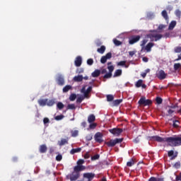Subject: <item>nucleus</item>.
I'll use <instances>...</instances> for the list:
<instances>
[{
	"mask_svg": "<svg viewBox=\"0 0 181 181\" xmlns=\"http://www.w3.org/2000/svg\"><path fill=\"white\" fill-rule=\"evenodd\" d=\"M90 153H88V152H87L85 155H84V156H83V158H84V159H90Z\"/></svg>",
	"mask_w": 181,
	"mask_h": 181,
	"instance_id": "e2e57ef3",
	"label": "nucleus"
},
{
	"mask_svg": "<svg viewBox=\"0 0 181 181\" xmlns=\"http://www.w3.org/2000/svg\"><path fill=\"white\" fill-rule=\"evenodd\" d=\"M174 52L175 53H181V47H176Z\"/></svg>",
	"mask_w": 181,
	"mask_h": 181,
	"instance_id": "5fc2aeb1",
	"label": "nucleus"
},
{
	"mask_svg": "<svg viewBox=\"0 0 181 181\" xmlns=\"http://www.w3.org/2000/svg\"><path fill=\"white\" fill-rule=\"evenodd\" d=\"M57 82L58 86H64V77L62 75H59L57 78Z\"/></svg>",
	"mask_w": 181,
	"mask_h": 181,
	"instance_id": "ddd939ff",
	"label": "nucleus"
},
{
	"mask_svg": "<svg viewBox=\"0 0 181 181\" xmlns=\"http://www.w3.org/2000/svg\"><path fill=\"white\" fill-rule=\"evenodd\" d=\"M95 121V116L94 115H90L88 117V122L89 124H91L92 122H94Z\"/></svg>",
	"mask_w": 181,
	"mask_h": 181,
	"instance_id": "b1692460",
	"label": "nucleus"
},
{
	"mask_svg": "<svg viewBox=\"0 0 181 181\" xmlns=\"http://www.w3.org/2000/svg\"><path fill=\"white\" fill-rule=\"evenodd\" d=\"M87 64L88 65V66H93V64H94V60L93 59H88V60H87Z\"/></svg>",
	"mask_w": 181,
	"mask_h": 181,
	"instance_id": "c03bdc74",
	"label": "nucleus"
},
{
	"mask_svg": "<svg viewBox=\"0 0 181 181\" xmlns=\"http://www.w3.org/2000/svg\"><path fill=\"white\" fill-rule=\"evenodd\" d=\"M175 180L176 181H181V173L179 174V175L176 176Z\"/></svg>",
	"mask_w": 181,
	"mask_h": 181,
	"instance_id": "0e129e2a",
	"label": "nucleus"
},
{
	"mask_svg": "<svg viewBox=\"0 0 181 181\" xmlns=\"http://www.w3.org/2000/svg\"><path fill=\"white\" fill-rule=\"evenodd\" d=\"M83 80H84V76H83V75L75 76L73 78V81H74L75 83H80L83 81Z\"/></svg>",
	"mask_w": 181,
	"mask_h": 181,
	"instance_id": "4468645a",
	"label": "nucleus"
},
{
	"mask_svg": "<svg viewBox=\"0 0 181 181\" xmlns=\"http://www.w3.org/2000/svg\"><path fill=\"white\" fill-rule=\"evenodd\" d=\"M64 118V115H57L54 117V119H56V121H61V119H63Z\"/></svg>",
	"mask_w": 181,
	"mask_h": 181,
	"instance_id": "ea45409f",
	"label": "nucleus"
},
{
	"mask_svg": "<svg viewBox=\"0 0 181 181\" xmlns=\"http://www.w3.org/2000/svg\"><path fill=\"white\" fill-rule=\"evenodd\" d=\"M81 73H84V69H83V68H78L76 69V74H81Z\"/></svg>",
	"mask_w": 181,
	"mask_h": 181,
	"instance_id": "3c124183",
	"label": "nucleus"
},
{
	"mask_svg": "<svg viewBox=\"0 0 181 181\" xmlns=\"http://www.w3.org/2000/svg\"><path fill=\"white\" fill-rule=\"evenodd\" d=\"M69 144V139H62L60 141H58V145L59 146H63L64 145Z\"/></svg>",
	"mask_w": 181,
	"mask_h": 181,
	"instance_id": "aec40b11",
	"label": "nucleus"
},
{
	"mask_svg": "<svg viewBox=\"0 0 181 181\" xmlns=\"http://www.w3.org/2000/svg\"><path fill=\"white\" fill-rule=\"evenodd\" d=\"M117 66H124L125 69H128V67H129V65H127V61H120L117 62Z\"/></svg>",
	"mask_w": 181,
	"mask_h": 181,
	"instance_id": "cd10ccee",
	"label": "nucleus"
},
{
	"mask_svg": "<svg viewBox=\"0 0 181 181\" xmlns=\"http://www.w3.org/2000/svg\"><path fill=\"white\" fill-rule=\"evenodd\" d=\"M103 136V135L101 132H97L94 136V139L95 142H97L98 144H102V142H104Z\"/></svg>",
	"mask_w": 181,
	"mask_h": 181,
	"instance_id": "423d86ee",
	"label": "nucleus"
},
{
	"mask_svg": "<svg viewBox=\"0 0 181 181\" xmlns=\"http://www.w3.org/2000/svg\"><path fill=\"white\" fill-rule=\"evenodd\" d=\"M57 107L59 110H63V108H64V105L62 102H59L57 104Z\"/></svg>",
	"mask_w": 181,
	"mask_h": 181,
	"instance_id": "4c0bfd02",
	"label": "nucleus"
},
{
	"mask_svg": "<svg viewBox=\"0 0 181 181\" xmlns=\"http://www.w3.org/2000/svg\"><path fill=\"white\" fill-rule=\"evenodd\" d=\"M97 127V124L95 123H92L89 125V127L90 129H95V128Z\"/></svg>",
	"mask_w": 181,
	"mask_h": 181,
	"instance_id": "680f3d73",
	"label": "nucleus"
},
{
	"mask_svg": "<svg viewBox=\"0 0 181 181\" xmlns=\"http://www.w3.org/2000/svg\"><path fill=\"white\" fill-rule=\"evenodd\" d=\"M119 76H122V69H117L113 75V77H119Z\"/></svg>",
	"mask_w": 181,
	"mask_h": 181,
	"instance_id": "4be33fe9",
	"label": "nucleus"
},
{
	"mask_svg": "<svg viewBox=\"0 0 181 181\" xmlns=\"http://www.w3.org/2000/svg\"><path fill=\"white\" fill-rule=\"evenodd\" d=\"M93 90V86H89L87 90H86V87L83 86L81 90V93H83V94L84 95V97L86 98H87L88 97V94H90V91Z\"/></svg>",
	"mask_w": 181,
	"mask_h": 181,
	"instance_id": "0eeeda50",
	"label": "nucleus"
},
{
	"mask_svg": "<svg viewBox=\"0 0 181 181\" xmlns=\"http://www.w3.org/2000/svg\"><path fill=\"white\" fill-rule=\"evenodd\" d=\"M78 152H81V148H73L71 150V155H74V153H78Z\"/></svg>",
	"mask_w": 181,
	"mask_h": 181,
	"instance_id": "bb28decb",
	"label": "nucleus"
},
{
	"mask_svg": "<svg viewBox=\"0 0 181 181\" xmlns=\"http://www.w3.org/2000/svg\"><path fill=\"white\" fill-rule=\"evenodd\" d=\"M67 110H76V105L74 104H69Z\"/></svg>",
	"mask_w": 181,
	"mask_h": 181,
	"instance_id": "79ce46f5",
	"label": "nucleus"
},
{
	"mask_svg": "<svg viewBox=\"0 0 181 181\" xmlns=\"http://www.w3.org/2000/svg\"><path fill=\"white\" fill-rule=\"evenodd\" d=\"M148 181H165V180H163V178H160V177L156 178L155 177H151L148 179Z\"/></svg>",
	"mask_w": 181,
	"mask_h": 181,
	"instance_id": "2f4dec72",
	"label": "nucleus"
},
{
	"mask_svg": "<svg viewBox=\"0 0 181 181\" xmlns=\"http://www.w3.org/2000/svg\"><path fill=\"white\" fill-rule=\"evenodd\" d=\"M175 16H177V18H180L181 16V11L179 9H177L175 11Z\"/></svg>",
	"mask_w": 181,
	"mask_h": 181,
	"instance_id": "4d7b16f0",
	"label": "nucleus"
},
{
	"mask_svg": "<svg viewBox=\"0 0 181 181\" xmlns=\"http://www.w3.org/2000/svg\"><path fill=\"white\" fill-rule=\"evenodd\" d=\"M40 153H46L47 152V146L46 144H42L39 148Z\"/></svg>",
	"mask_w": 181,
	"mask_h": 181,
	"instance_id": "f3484780",
	"label": "nucleus"
},
{
	"mask_svg": "<svg viewBox=\"0 0 181 181\" xmlns=\"http://www.w3.org/2000/svg\"><path fill=\"white\" fill-rule=\"evenodd\" d=\"M156 101L157 104H162V102L163 101L161 98L157 97L156 99Z\"/></svg>",
	"mask_w": 181,
	"mask_h": 181,
	"instance_id": "13d9d810",
	"label": "nucleus"
},
{
	"mask_svg": "<svg viewBox=\"0 0 181 181\" xmlns=\"http://www.w3.org/2000/svg\"><path fill=\"white\" fill-rule=\"evenodd\" d=\"M71 86L70 85H66V86H64L62 89L63 93H67L69 91V90H71Z\"/></svg>",
	"mask_w": 181,
	"mask_h": 181,
	"instance_id": "7c9ffc66",
	"label": "nucleus"
},
{
	"mask_svg": "<svg viewBox=\"0 0 181 181\" xmlns=\"http://www.w3.org/2000/svg\"><path fill=\"white\" fill-rule=\"evenodd\" d=\"M165 28H166V26H165V25L160 24L158 27V30H162L165 29Z\"/></svg>",
	"mask_w": 181,
	"mask_h": 181,
	"instance_id": "052dcab7",
	"label": "nucleus"
},
{
	"mask_svg": "<svg viewBox=\"0 0 181 181\" xmlns=\"http://www.w3.org/2000/svg\"><path fill=\"white\" fill-rule=\"evenodd\" d=\"M86 141H91V139H93V135L91 134H88L86 136Z\"/></svg>",
	"mask_w": 181,
	"mask_h": 181,
	"instance_id": "6e6d98bb",
	"label": "nucleus"
},
{
	"mask_svg": "<svg viewBox=\"0 0 181 181\" xmlns=\"http://www.w3.org/2000/svg\"><path fill=\"white\" fill-rule=\"evenodd\" d=\"M63 159V156H62V154H58L56 156V160H57L58 162H60V160H62Z\"/></svg>",
	"mask_w": 181,
	"mask_h": 181,
	"instance_id": "864d4df0",
	"label": "nucleus"
},
{
	"mask_svg": "<svg viewBox=\"0 0 181 181\" xmlns=\"http://www.w3.org/2000/svg\"><path fill=\"white\" fill-rule=\"evenodd\" d=\"M84 160L83 159H79L78 161H77V165L78 166H83V164L84 163Z\"/></svg>",
	"mask_w": 181,
	"mask_h": 181,
	"instance_id": "8fccbe9b",
	"label": "nucleus"
},
{
	"mask_svg": "<svg viewBox=\"0 0 181 181\" xmlns=\"http://www.w3.org/2000/svg\"><path fill=\"white\" fill-rule=\"evenodd\" d=\"M173 128H179V124H180L179 120H173Z\"/></svg>",
	"mask_w": 181,
	"mask_h": 181,
	"instance_id": "473e14b6",
	"label": "nucleus"
},
{
	"mask_svg": "<svg viewBox=\"0 0 181 181\" xmlns=\"http://www.w3.org/2000/svg\"><path fill=\"white\" fill-rule=\"evenodd\" d=\"M71 136H72V138H76L78 136V130H71Z\"/></svg>",
	"mask_w": 181,
	"mask_h": 181,
	"instance_id": "c756f323",
	"label": "nucleus"
},
{
	"mask_svg": "<svg viewBox=\"0 0 181 181\" xmlns=\"http://www.w3.org/2000/svg\"><path fill=\"white\" fill-rule=\"evenodd\" d=\"M98 159H100V154H95L91 157V160H97Z\"/></svg>",
	"mask_w": 181,
	"mask_h": 181,
	"instance_id": "49530a36",
	"label": "nucleus"
},
{
	"mask_svg": "<svg viewBox=\"0 0 181 181\" xmlns=\"http://www.w3.org/2000/svg\"><path fill=\"white\" fill-rule=\"evenodd\" d=\"M113 42L115 43V46H121V45H122V42L117 39H114Z\"/></svg>",
	"mask_w": 181,
	"mask_h": 181,
	"instance_id": "58836bf2",
	"label": "nucleus"
},
{
	"mask_svg": "<svg viewBox=\"0 0 181 181\" xmlns=\"http://www.w3.org/2000/svg\"><path fill=\"white\" fill-rule=\"evenodd\" d=\"M74 63L76 67H80V66H81V64L83 63V59H81V57H77L75 59Z\"/></svg>",
	"mask_w": 181,
	"mask_h": 181,
	"instance_id": "2eb2a0df",
	"label": "nucleus"
},
{
	"mask_svg": "<svg viewBox=\"0 0 181 181\" xmlns=\"http://www.w3.org/2000/svg\"><path fill=\"white\" fill-rule=\"evenodd\" d=\"M43 122H44V124L46 125L47 124H49L50 123V119H49L48 117H45L43 119Z\"/></svg>",
	"mask_w": 181,
	"mask_h": 181,
	"instance_id": "603ef678",
	"label": "nucleus"
},
{
	"mask_svg": "<svg viewBox=\"0 0 181 181\" xmlns=\"http://www.w3.org/2000/svg\"><path fill=\"white\" fill-rule=\"evenodd\" d=\"M163 37V35L158 33L146 34L144 39L141 42L140 46L142 50H146L147 53L152 52V48L155 46V43L152 42H158Z\"/></svg>",
	"mask_w": 181,
	"mask_h": 181,
	"instance_id": "f257e3e1",
	"label": "nucleus"
},
{
	"mask_svg": "<svg viewBox=\"0 0 181 181\" xmlns=\"http://www.w3.org/2000/svg\"><path fill=\"white\" fill-rule=\"evenodd\" d=\"M111 57H112V54L111 52H108L101 57L100 63H102V64H105V63H107V60L111 59Z\"/></svg>",
	"mask_w": 181,
	"mask_h": 181,
	"instance_id": "6e6552de",
	"label": "nucleus"
},
{
	"mask_svg": "<svg viewBox=\"0 0 181 181\" xmlns=\"http://www.w3.org/2000/svg\"><path fill=\"white\" fill-rule=\"evenodd\" d=\"M80 177V173H76L74 171L71 175H70V180L71 181H76Z\"/></svg>",
	"mask_w": 181,
	"mask_h": 181,
	"instance_id": "9d476101",
	"label": "nucleus"
},
{
	"mask_svg": "<svg viewBox=\"0 0 181 181\" xmlns=\"http://www.w3.org/2000/svg\"><path fill=\"white\" fill-rule=\"evenodd\" d=\"M111 77H112V73H111V72L107 73L106 72L103 76V78H111Z\"/></svg>",
	"mask_w": 181,
	"mask_h": 181,
	"instance_id": "c9c22d12",
	"label": "nucleus"
},
{
	"mask_svg": "<svg viewBox=\"0 0 181 181\" xmlns=\"http://www.w3.org/2000/svg\"><path fill=\"white\" fill-rule=\"evenodd\" d=\"M180 166H181L180 161H178L174 164L173 168H175V169H180Z\"/></svg>",
	"mask_w": 181,
	"mask_h": 181,
	"instance_id": "37998d69",
	"label": "nucleus"
},
{
	"mask_svg": "<svg viewBox=\"0 0 181 181\" xmlns=\"http://www.w3.org/2000/svg\"><path fill=\"white\" fill-rule=\"evenodd\" d=\"M161 15L164 18V19H165V21H169V16H168V11H166V10H163L161 12Z\"/></svg>",
	"mask_w": 181,
	"mask_h": 181,
	"instance_id": "c85d7f7f",
	"label": "nucleus"
},
{
	"mask_svg": "<svg viewBox=\"0 0 181 181\" xmlns=\"http://www.w3.org/2000/svg\"><path fill=\"white\" fill-rule=\"evenodd\" d=\"M122 103V100L117 99L113 102L114 105H119Z\"/></svg>",
	"mask_w": 181,
	"mask_h": 181,
	"instance_id": "a19ab883",
	"label": "nucleus"
},
{
	"mask_svg": "<svg viewBox=\"0 0 181 181\" xmlns=\"http://www.w3.org/2000/svg\"><path fill=\"white\" fill-rule=\"evenodd\" d=\"M139 40H141V35H132L129 38V43L130 45H135V43H138Z\"/></svg>",
	"mask_w": 181,
	"mask_h": 181,
	"instance_id": "39448f33",
	"label": "nucleus"
},
{
	"mask_svg": "<svg viewBox=\"0 0 181 181\" xmlns=\"http://www.w3.org/2000/svg\"><path fill=\"white\" fill-rule=\"evenodd\" d=\"M100 74H107V69H102V70L100 71Z\"/></svg>",
	"mask_w": 181,
	"mask_h": 181,
	"instance_id": "338daca9",
	"label": "nucleus"
},
{
	"mask_svg": "<svg viewBox=\"0 0 181 181\" xmlns=\"http://www.w3.org/2000/svg\"><path fill=\"white\" fill-rule=\"evenodd\" d=\"M56 104V99L53 98L51 100H49L47 98V107H53Z\"/></svg>",
	"mask_w": 181,
	"mask_h": 181,
	"instance_id": "6ab92c4d",
	"label": "nucleus"
},
{
	"mask_svg": "<svg viewBox=\"0 0 181 181\" xmlns=\"http://www.w3.org/2000/svg\"><path fill=\"white\" fill-rule=\"evenodd\" d=\"M138 104L139 105H144V107H146V105H152V100H149V99H147L146 100V98L145 97H141L139 102H138Z\"/></svg>",
	"mask_w": 181,
	"mask_h": 181,
	"instance_id": "7ed1b4c3",
	"label": "nucleus"
},
{
	"mask_svg": "<svg viewBox=\"0 0 181 181\" xmlns=\"http://www.w3.org/2000/svg\"><path fill=\"white\" fill-rule=\"evenodd\" d=\"M83 177L88 180L92 181L95 177V174L93 173H83Z\"/></svg>",
	"mask_w": 181,
	"mask_h": 181,
	"instance_id": "1a4fd4ad",
	"label": "nucleus"
},
{
	"mask_svg": "<svg viewBox=\"0 0 181 181\" xmlns=\"http://www.w3.org/2000/svg\"><path fill=\"white\" fill-rule=\"evenodd\" d=\"M101 74V71L98 69H95L92 74V77H99V76Z\"/></svg>",
	"mask_w": 181,
	"mask_h": 181,
	"instance_id": "412c9836",
	"label": "nucleus"
},
{
	"mask_svg": "<svg viewBox=\"0 0 181 181\" xmlns=\"http://www.w3.org/2000/svg\"><path fill=\"white\" fill-rule=\"evenodd\" d=\"M53 152H54V148L50 147L49 148V153H53Z\"/></svg>",
	"mask_w": 181,
	"mask_h": 181,
	"instance_id": "774afa93",
	"label": "nucleus"
},
{
	"mask_svg": "<svg viewBox=\"0 0 181 181\" xmlns=\"http://www.w3.org/2000/svg\"><path fill=\"white\" fill-rule=\"evenodd\" d=\"M175 26H176V21H171V23L168 26V30H173V29H175Z\"/></svg>",
	"mask_w": 181,
	"mask_h": 181,
	"instance_id": "a878e982",
	"label": "nucleus"
},
{
	"mask_svg": "<svg viewBox=\"0 0 181 181\" xmlns=\"http://www.w3.org/2000/svg\"><path fill=\"white\" fill-rule=\"evenodd\" d=\"M123 131L124 130L122 129L119 128H113L109 129V132H110V134H112V135H114L115 136H119L121 134H122Z\"/></svg>",
	"mask_w": 181,
	"mask_h": 181,
	"instance_id": "20e7f679",
	"label": "nucleus"
},
{
	"mask_svg": "<svg viewBox=\"0 0 181 181\" xmlns=\"http://www.w3.org/2000/svg\"><path fill=\"white\" fill-rule=\"evenodd\" d=\"M124 141V139H111L109 141L105 142V145L108 146L109 148H112L117 145V144H121Z\"/></svg>",
	"mask_w": 181,
	"mask_h": 181,
	"instance_id": "f03ea898",
	"label": "nucleus"
},
{
	"mask_svg": "<svg viewBox=\"0 0 181 181\" xmlns=\"http://www.w3.org/2000/svg\"><path fill=\"white\" fill-rule=\"evenodd\" d=\"M84 100L83 96H80L76 99V103H78V104L81 103L83 102V100Z\"/></svg>",
	"mask_w": 181,
	"mask_h": 181,
	"instance_id": "09e8293b",
	"label": "nucleus"
},
{
	"mask_svg": "<svg viewBox=\"0 0 181 181\" xmlns=\"http://www.w3.org/2000/svg\"><path fill=\"white\" fill-rule=\"evenodd\" d=\"M177 151H173V150H170L168 152V155L169 158L171 157V160H173V159H176L177 158Z\"/></svg>",
	"mask_w": 181,
	"mask_h": 181,
	"instance_id": "9b49d317",
	"label": "nucleus"
},
{
	"mask_svg": "<svg viewBox=\"0 0 181 181\" xmlns=\"http://www.w3.org/2000/svg\"><path fill=\"white\" fill-rule=\"evenodd\" d=\"M82 170H86V166L84 165H76L74 168V172H76V173H80Z\"/></svg>",
	"mask_w": 181,
	"mask_h": 181,
	"instance_id": "f8f14e48",
	"label": "nucleus"
},
{
	"mask_svg": "<svg viewBox=\"0 0 181 181\" xmlns=\"http://www.w3.org/2000/svg\"><path fill=\"white\" fill-rule=\"evenodd\" d=\"M114 100V96L112 95H107V100L110 102V101H113Z\"/></svg>",
	"mask_w": 181,
	"mask_h": 181,
	"instance_id": "de8ad7c7",
	"label": "nucleus"
},
{
	"mask_svg": "<svg viewBox=\"0 0 181 181\" xmlns=\"http://www.w3.org/2000/svg\"><path fill=\"white\" fill-rule=\"evenodd\" d=\"M158 78L160 80H165V78H166V74L165 73V71L160 70L158 72Z\"/></svg>",
	"mask_w": 181,
	"mask_h": 181,
	"instance_id": "dca6fc26",
	"label": "nucleus"
},
{
	"mask_svg": "<svg viewBox=\"0 0 181 181\" xmlns=\"http://www.w3.org/2000/svg\"><path fill=\"white\" fill-rule=\"evenodd\" d=\"M111 64H112V62H111L107 63V70H109V73H112V71H114V66Z\"/></svg>",
	"mask_w": 181,
	"mask_h": 181,
	"instance_id": "393cba45",
	"label": "nucleus"
},
{
	"mask_svg": "<svg viewBox=\"0 0 181 181\" xmlns=\"http://www.w3.org/2000/svg\"><path fill=\"white\" fill-rule=\"evenodd\" d=\"M134 165H135L134 159H132L130 161L127 163V166H128L129 168H131V166H134Z\"/></svg>",
	"mask_w": 181,
	"mask_h": 181,
	"instance_id": "e433bc0d",
	"label": "nucleus"
},
{
	"mask_svg": "<svg viewBox=\"0 0 181 181\" xmlns=\"http://www.w3.org/2000/svg\"><path fill=\"white\" fill-rule=\"evenodd\" d=\"M105 46L102 45L100 46V48H98L97 52L98 53H100V54H104L105 52Z\"/></svg>",
	"mask_w": 181,
	"mask_h": 181,
	"instance_id": "5701e85b",
	"label": "nucleus"
},
{
	"mask_svg": "<svg viewBox=\"0 0 181 181\" xmlns=\"http://www.w3.org/2000/svg\"><path fill=\"white\" fill-rule=\"evenodd\" d=\"M144 83V81L142 79H139L135 84L136 87L137 88H139V87H141L142 84Z\"/></svg>",
	"mask_w": 181,
	"mask_h": 181,
	"instance_id": "72a5a7b5",
	"label": "nucleus"
},
{
	"mask_svg": "<svg viewBox=\"0 0 181 181\" xmlns=\"http://www.w3.org/2000/svg\"><path fill=\"white\" fill-rule=\"evenodd\" d=\"M95 45L97 46V47H100V46H101L103 45V42H101V41H97L95 42Z\"/></svg>",
	"mask_w": 181,
	"mask_h": 181,
	"instance_id": "69168bd1",
	"label": "nucleus"
},
{
	"mask_svg": "<svg viewBox=\"0 0 181 181\" xmlns=\"http://www.w3.org/2000/svg\"><path fill=\"white\" fill-rule=\"evenodd\" d=\"M77 98V95L76 93H71L69 96L70 101H74Z\"/></svg>",
	"mask_w": 181,
	"mask_h": 181,
	"instance_id": "f704fd0d",
	"label": "nucleus"
},
{
	"mask_svg": "<svg viewBox=\"0 0 181 181\" xmlns=\"http://www.w3.org/2000/svg\"><path fill=\"white\" fill-rule=\"evenodd\" d=\"M37 103H38L40 107H46L47 103V98H46V99H39L37 100Z\"/></svg>",
	"mask_w": 181,
	"mask_h": 181,
	"instance_id": "a211bd4d",
	"label": "nucleus"
},
{
	"mask_svg": "<svg viewBox=\"0 0 181 181\" xmlns=\"http://www.w3.org/2000/svg\"><path fill=\"white\" fill-rule=\"evenodd\" d=\"M173 112H175V110L169 109L168 110V116L172 117V114H173Z\"/></svg>",
	"mask_w": 181,
	"mask_h": 181,
	"instance_id": "bf43d9fd",
	"label": "nucleus"
},
{
	"mask_svg": "<svg viewBox=\"0 0 181 181\" xmlns=\"http://www.w3.org/2000/svg\"><path fill=\"white\" fill-rule=\"evenodd\" d=\"M181 65L180 63H177L174 64V70L177 71L179 69H180Z\"/></svg>",
	"mask_w": 181,
	"mask_h": 181,
	"instance_id": "a18cd8bd",
	"label": "nucleus"
}]
</instances>
